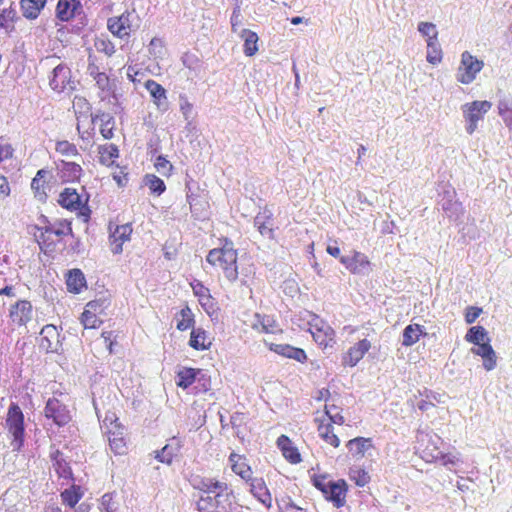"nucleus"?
Instances as JSON below:
<instances>
[{
  "label": "nucleus",
  "instance_id": "473e14b6",
  "mask_svg": "<svg viewBox=\"0 0 512 512\" xmlns=\"http://www.w3.org/2000/svg\"><path fill=\"white\" fill-rule=\"evenodd\" d=\"M447 194V198L444 197L440 202L441 208L449 218L457 219L463 212L462 205L457 200H454L452 195Z\"/></svg>",
  "mask_w": 512,
  "mask_h": 512
},
{
  "label": "nucleus",
  "instance_id": "c03bdc74",
  "mask_svg": "<svg viewBox=\"0 0 512 512\" xmlns=\"http://www.w3.org/2000/svg\"><path fill=\"white\" fill-rule=\"evenodd\" d=\"M109 446L111 450L117 454L122 455L126 451V443L124 441V438L122 436V432L116 433H110L108 437Z\"/></svg>",
  "mask_w": 512,
  "mask_h": 512
},
{
  "label": "nucleus",
  "instance_id": "bb28decb",
  "mask_svg": "<svg viewBox=\"0 0 512 512\" xmlns=\"http://www.w3.org/2000/svg\"><path fill=\"white\" fill-rule=\"evenodd\" d=\"M41 347L46 351H54L56 348L54 344L58 343V331L54 325H46L40 332Z\"/></svg>",
  "mask_w": 512,
  "mask_h": 512
},
{
  "label": "nucleus",
  "instance_id": "7c9ffc66",
  "mask_svg": "<svg viewBox=\"0 0 512 512\" xmlns=\"http://www.w3.org/2000/svg\"><path fill=\"white\" fill-rule=\"evenodd\" d=\"M99 162L105 166H112L119 157L118 147L114 144L101 145L98 148Z\"/></svg>",
  "mask_w": 512,
  "mask_h": 512
},
{
  "label": "nucleus",
  "instance_id": "39448f33",
  "mask_svg": "<svg viewBox=\"0 0 512 512\" xmlns=\"http://www.w3.org/2000/svg\"><path fill=\"white\" fill-rule=\"evenodd\" d=\"M418 449L426 461H436L441 456L442 439L432 431L418 430L416 435Z\"/></svg>",
  "mask_w": 512,
  "mask_h": 512
},
{
  "label": "nucleus",
  "instance_id": "13d9d810",
  "mask_svg": "<svg viewBox=\"0 0 512 512\" xmlns=\"http://www.w3.org/2000/svg\"><path fill=\"white\" fill-rule=\"evenodd\" d=\"M154 165L156 170L164 176L170 175V172L173 168L172 164L164 156L161 155L156 158Z\"/></svg>",
  "mask_w": 512,
  "mask_h": 512
},
{
  "label": "nucleus",
  "instance_id": "338daca9",
  "mask_svg": "<svg viewBox=\"0 0 512 512\" xmlns=\"http://www.w3.org/2000/svg\"><path fill=\"white\" fill-rule=\"evenodd\" d=\"M15 17V11L12 9L9 10H3V12L0 14V27L1 28H7L8 23L12 22Z\"/></svg>",
  "mask_w": 512,
  "mask_h": 512
},
{
  "label": "nucleus",
  "instance_id": "49530a36",
  "mask_svg": "<svg viewBox=\"0 0 512 512\" xmlns=\"http://www.w3.org/2000/svg\"><path fill=\"white\" fill-rule=\"evenodd\" d=\"M178 450H179L178 443H176V447H173L172 444H167L162 448L161 451L156 452L155 458L162 463L170 464L172 462L174 455H176Z\"/></svg>",
  "mask_w": 512,
  "mask_h": 512
},
{
  "label": "nucleus",
  "instance_id": "2f4dec72",
  "mask_svg": "<svg viewBox=\"0 0 512 512\" xmlns=\"http://www.w3.org/2000/svg\"><path fill=\"white\" fill-rule=\"evenodd\" d=\"M239 36L244 40V54L246 56L255 55L258 51V35L249 29H242Z\"/></svg>",
  "mask_w": 512,
  "mask_h": 512
},
{
  "label": "nucleus",
  "instance_id": "603ef678",
  "mask_svg": "<svg viewBox=\"0 0 512 512\" xmlns=\"http://www.w3.org/2000/svg\"><path fill=\"white\" fill-rule=\"evenodd\" d=\"M102 122L100 133L105 139H111L113 137L114 121L109 114H102L100 116Z\"/></svg>",
  "mask_w": 512,
  "mask_h": 512
},
{
  "label": "nucleus",
  "instance_id": "0e129e2a",
  "mask_svg": "<svg viewBox=\"0 0 512 512\" xmlns=\"http://www.w3.org/2000/svg\"><path fill=\"white\" fill-rule=\"evenodd\" d=\"M326 415L329 417L332 423L342 425L344 423V417L337 411L335 406H326Z\"/></svg>",
  "mask_w": 512,
  "mask_h": 512
},
{
  "label": "nucleus",
  "instance_id": "6ab92c4d",
  "mask_svg": "<svg viewBox=\"0 0 512 512\" xmlns=\"http://www.w3.org/2000/svg\"><path fill=\"white\" fill-rule=\"evenodd\" d=\"M229 463L231 465L232 471L241 477L244 481L249 482L252 477V469L248 465L246 458L243 455H239L235 452H232L229 455Z\"/></svg>",
  "mask_w": 512,
  "mask_h": 512
},
{
  "label": "nucleus",
  "instance_id": "4be33fe9",
  "mask_svg": "<svg viewBox=\"0 0 512 512\" xmlns=\"http://www.w3.org/2000/svg\"><path fill=\"white\" fill-rule=\"evenodd\" d=\"M471 352L475 355L482 357L483 359V367L487 371H491L496 367L497 357L496 353L493 350L492 346L489 344V341L476 345L471 349Z\"/></svg>",
  "mask_w": 512,
  "mask_h": 512
},
{
  "label": "nucleus",
  "instance_id": "69168bd1",
  "mask_svg": "<svg viewBox=\"0 0 512 512\" xmlns=\"http://www.w3.org/2000/svg\"><path fill=\"white\" fill-rule=\"evenodd\" d=\"M414 399H415V405L417 406V408L421 411H428L430 409V407H434V402H432V400H430L429 398H426L425 396H420L419 397L417 395H414Z\"/></svg>",
  "mask_w": 512,
  "mask_h": 512
},
{
  "label": "nucleus",
  "instance_id": "20e7f679",
  "mask_svg": "<svg viewBox=\"0 0 512 512\" xmlns=\"http://www.w3.org/2000/svg\"><path fill=\"white\" fill-rule=\"evenodd\" d=\"M6 426L12 436L11 447L13 451H19L24 442V415L20 407L12 404L7 413Z\"/></svg>",
  "mask_w": 512,
  "mask_h": 512
},
{
  "label": "nucleus",
  "instance_id": "aec40b11",
  "mask_svg": "<svg viewBox=\"0 0 512 512\" xmlns=\"http://www.w3.org/2000/svg\"><path fill=\"white\" fill-rule=\"evenodd\" d=\"M32 305L29 301L22 300L12 306L10 318L12 322L18 325H24L32 318Z\"/></svg>",
  "mask_w": 512,
  "mask_h": 512
},
{
  "label": "nucleus",
  "instance_id": "864d4df0",
  "mask_svg": "<svg viewBox=\"0 0 512 512\" xmlns=\"http://www.w3.org/2000/svg\"><path fill=\"white\" fill-rule=\"evenodd\" d=\"M187 201L190 205L191 212L195 215H199L207 205L206 202H202L200 197L190 190L187 193Z\"/></svg>",
  "mask_w": 512,
  "mask_h": 512
},
{
  "label": "nucleus",
  "instance_id": "7ed1b4c3",
  "mask_svg": "<svg viewBox=\"0 0 512 512\" xmlns=\"http://www.w3.org/2000/svg\"><path fill=\"white\" fill-rule=\"evenodd\" d=\"M492 103L487 100L473 101L465 103L461 106L463 118L465 120V130L472 135L477 127L478 122L484 119L485 114L491 109Z\"/></svg>",
  "mask_w": 512,
  "mask_h": 512
},
{
  "label": "nucleus",
  "instance_id": "a878e982",
  "mask_svg": "<svg viewBox=\"0 0 512 512\" xmlns=\"http://www.w3.org/2000/svg\"><path fill=\"white\" fill-rule=\"evenodd\" d=\"M277 446L281 450L283 456L287 461H289L292 464H297L301 462V455L298 449L293 445V443L287 436L281 435L277 439Z\"/></svg>",
  "mask_w": 512,
  "mask_h": 512
},
{
  "label": "nucleus",
  "instance_id": "680f3d73",
  "mask_svg": "<svg viewBox=\"0 0 512 512\" xmlns=\"http://www.w3.org/2000/svg\"><path fill=\"white\" fill-rule=\"evenodd\" d=\"M312 481H313L314 486L318 490H320L323 495H324V493H327V489H328L330 483L332 482V480L328 479V477L325 475L314 476Z\"/></svg>",
  "mask_w": 512,
  "mask_h": 512
},
{
  "label": "nucleus",
  "instance_id": "a19ab883",
  "mask_svg": "<svg viewBox=\"0 0 512 512\" xmlns=\"http://www.w3.org/2000/svg\"><path fill=\"white\" fill-rule=\"evenodd\" d=\"M257 317V323L254 324L255 327H261V331L265 333H277L281 331L279 328L277 322L272 316L264 315L260 316L259 314L256 315Z\"/></svg>",
  "mask_w": 512,
  "mask_h": 512
},
{
  "label": "nucleus",
  "instance_id": "e433bc0d",
  "mask_svg": "<svg viewBox=\"0 0 512 512\" xmlns=\"http://www.w3.org/2000/svg\"><path fill=\"white\" fill-rule=\"evenodd\" d=\"M201 373V370L194 368H183L177 373V385L181 388H188L191 386L198 374Z\"/></svg>",
  "mask_w": 512,
  "mask_h": 512
},
{
  "label": "nucleus",
  "instance_id": "052dcab7",
  "mask_svg": "<svg viewBox=\"0 0 512 512\" xmlns=\"http://www.w3.org/2000/svg\"><path fill=\"white\" fill-rule=\"evenodd\" d=\"M438 460H441L442 464L449 469H452V467L457 466L460 463V458L458 455L453 453L444 454L442 451Z\"/></svg>",
  "mask_w": 512,
  "mask_h": 512
},
{
  "label": "nucleus",
  "instance_id": "1a4fd4ad",
  "mask_svg": "<svg viewBox=\"0 0 512 512\" xmlns=\"http://www.w3.org/2000/svg\"><path fill=\"white\" fill-rule=\"evenodd\" d=\"M199 512H235L239 507L235 501H225L211 495H202L196 504Z\"/></svg>",
  "mask_w": 512,
  "mask_h": 512
},
{
  "label": "nucleus",
  "instance_id": "a18cd8bd",
  "mask_svg": "<svg viewBox=\"0 0 512 512\" xmlns=\"http://www.w3.org/2000/svg\"><path fill=\"white\" fill-rule=\"evenodd\" d=\"M497 111L501 119L507 114L512 113V96L507 93H501L497 101Z\"/></svg>",
  "mask_w": 512,
  "mask_h": 512
},
{
  "label": "nucleus",
  "instance_id": "c85d7f7f",
  "mask_svg": "<svg viewBox=\"0 0 512 512\" xmlns=\"http://www.w3.org/2000/svg\"><path fill=\"white\" fill-rule=\"evenodd\" d=\"M46 2L47 0H21L23 16L27 19H36Z\"/></svg>",
  "mask_w": 512,
  "mask_h": 512
},
{
  "label": "nucleus",
  "instance_id": "6e6552de",
  "mask_svg": "<svg viewBox=\"0 0 512 512\" xmlns=\"http://www.w3.org/2000/svg\"><path fill=\"white\" fill-rule=\"evenodd\" d=\"M195 488L206 495L213 494L217 498H224L226 502L235 499L233 489L226 482L219 481L216 478H201L195 484Z\"/></svg>",
  "mask_w": 512,
  "mask_h": 512
},
{
  "label": "nucleus",
  "instance_id": "2eb2a0df",
  "mask_svg": "<svg viewBox=\"0 0 512 512\" xmlns=\"http://www.w3.org/2000/svg\"><path fill=\"white\" fill-rule=\"evenodd\" d=\"M144 87L149 92L154 105L160 111H167L168 99L165 88L156 81L149 79L144 83Z\"/></svg>",
  "mask_w": 512,
  "mask_h": 512
},
{
  "label": "nucleus",
  "instance_id": "72a5a7b5",
  "mask_svg": "<svg viewBox=\"0 0 512 512\" xmlns=\"http://www.w3.org/2000/svg\"><path fill=\"white\" fill-rule=\"evenodd\" d=\"M66 284L70 292L79 293L86 285V280L82 271L79 269L71 270L68 274Z\"/></svg>",
  "mask_w": 512,
  "mask_h": 512
},
{
  "label": "nucleus",
  "instance_id": "4c0bfd02",
  "mask_svg": "<svg viewBox=\"0 0 512 512\" xmlns=\"http://www.w3.org/2000/svg\"><path fill=\"white\" fill-rule=\"evenodd\" d=\"M82 498V492L80 486L72 485L70 488L65 489L61 493V499L64 504L73 508Z\"/></svg>",
  "mask_w": 512,
  "mask_h": 512
},
{
  "label": "nucleus",
  "instance_id": "f257e3e1",
  "mask_svg": "<svg viewBox=\"0 0 512 512\" xmlns=\"http://www.w3.org/2000/svg\"><path fill=\"white\" fill-rule=\"evenodd\" d=\"M237 258L233 242L224 239L220 248L209 251L206 261L214 267L221 268L228 281L235 282L238 279Z\"/></svg>",
  "mask_w": 512,
  "mask_h": 512
},
{
  "label": "nucleus",
  "instance_id": "5701e85b",
  "mask_svg": "<svg viewBox=\"0 0 512 512\" xmlns=\"http://www.w3.org/2000/svg\"><path fill=\"white\" fill-rule=\"evenodd\" d=\"M132 227L130 224L116 226L115 230L110 234L112 252L119 254L122 252L123 244L130 239Z\"/></svg>",
  "mask_w": 512,
  "mask_h": 512
},
{
  "label": "nucleus",
  "instance_id": "ea45409f",
  "mask_svg": "<svg viewBox=\"0 0 512 512\" xmlns=\"http://www.w3.org/2000/svg\"><path fill=\"white\" fill-rule=\"evenodd\" d=\"M465 340L467 342L473 343L474 345H479L486 341H489L487 337V331L482 326H473L471 327L467 334L465 335Z\"/></svg>",
  "mask_w": 512,
  "mask_h": 512
},
{
  "label": "nucleus",
  "instance_id": "774afa93",
  "mask_svg": "<svg viewBox=\"0 0 512 512\" xmlns=\"http://www.w3.org/2000/svg\"><path fill=\"white\" fill-rule=\"evenodd\" d=\"M482 312L481 308L478 307H469L467 309V312L465 314V321L468 324H472L476 321V319L479 317L480 313Z\"/></svg>",
  "mask_w": 512,
  "mask_h": 512
},
{
  "label": "nucleus",
  "instance_id": "37998d69",
  "mask_svg": "<svg viewBox=\"0 0 512 512\" xmlns=\"http://www.w3.org/2000/svg\"><path fill=\"white\" fill-rule=\"evenodd\" d=\"M144 183L151 193L157 195H161L166 189L164 181L154 174H147L144 178Z\"/></svg>",
  "mask_w": 512,
  "mask_h": 512
},
{
  "label": "nucleus",
  "instance_id": "09e8293b",
  "mask_svg": "<svg viewBox=\"0 0 512 512\" xmlns=\"http://www.w3.org/2000/svg\"><path fill=\"white\" fill-rule=\"evenodd\" d=\"M180 319L177 321V329L180 331H185L190 328L194 322L193 313L191 309L186 306L181 309L179 313Z\"/></svg>",
  "mask_w": 512,
  "mask_h": 512
},
{
  "label": "nucleus",
  "instance_id": "bf43d9fd",
  "mask_svg": "<svg viewBox=\"0 0 512 512\" xmlns=\"http://www.w3.org/2000/svg\"><path fill=\"white\" fill-rule=\"evenodd\" d=\"M46 234H53L57 237L64 236L68 233L72 232V229L69 225H59L58 227L54 225H49L44 228Z\"/></svg>",
  "mask_w": 512,
  "mask_h": 512
},
{
  "label": "nucleus",
  "instance_id": "4468645a",
  "mask_svg": "<svg viewBox=\"0 0 512 512\" xmlns=\"http://www.w3.org/2000/svg\"><path fill=\"white\" fill-rule=\"evenodd\" d=\"M82 12L79 0H58L56 17L62 22H68Z\"/></svg>",
  "mask_w": 512,
  "mask_h": 512
},
{
  "label": "nucleus",
  "instance_id": "f03ea898",
  "mask_svg": "<svg viewBox=\"0 0 512 512\" xmlns=\"http://www.w3.org/2000/svg\"><path fill=\"white\" fill-rule=\"evenodd\" d=\"M89 196L81 187L80 191L76 188L67 187L59 195L58 203L61 207L75 211L80 217H84L85 221L89 218L90 210L88 208Z\"/></svg>",
  "mask_w": 512,
  "mask_h": 512
},
{
  "label": "nucleus",
  "instance_id": "ddd939ff",
  "mask_svg": "<svg viewBox=\"0 0 512 512\" xmlns=\"http://www.w3.org/2000/svg\"><path fill=\"white\" fill-rule=\"evenodd\" d=\"M340 262L353 274H367L370 271V262L368 257L354 251L351 256L340 257Z\"/></svg>",
  "mask_w": 512,
  "mask_h": 512
},
{
  "label": "nucleus",
  "instance_id": "412c9836",
  "mask_svg": "<svg viewBox=\"0 0 512 512\" xmlns=\"http://www.w3.org/2000/svg\"><path fill=\"white\" fill-rule=\"evenodd\" d=\"M371 348V343L367 339H362L352 346L344 356V364L354 367L364 357Z\"/></svg>",
  "mask_w": 512,
  "mask_h": 512
},
{
  "label": "nucleus",
  "instance_id": "79ce46f5",
  "mask_svg": "<svg viewBox=\"0 0 512 512\" xmlns=\"http://www.w3.org/2000/svg\"><path fill=\"white\" fill-rule=\"evenodd\" d=\"M426 59L430 64L437 65L442 61V49L438 40L427 41Z\"/></svg>",
  "mask_w": 512,
  "mask_h": 512
},
{
  "label": "nucleus",
  "instance_id": "4d7b16f0",
  "mask_svg": "<svg viewBox=\"0 0 512 512\" xmlns=\"http://www.w3.org/2000/svg\"><path fill=\"white\" fill-rule=\"evenodd\" d=\"M183 65L193 71H197L201 68L200 59L193 53H185L182 56Z\"/></svg>",
  "mask_w": 512,
  "mask_h": 512
},
{
  "label": "nucleus",
  "instance_id": "423d86ee",
  "mask_svg": "<svg viewBox=\"0 0 512 512\" xmlns=\"http://www.w3.org/2000/svg\"><path fill=\"white\" fill-rule=\"evenodd\" d=\"M484 62L473 56L470 52L464 51L461 54V60L457 68L456 79L458 82L468 85L477 77L483 69Z\"/></svg>",
  "mask_w": 512,
  "mask_h": 512
},
{
  "label": "nucleus",
  "instance_id": "393cba45",
  "mask_svg": "<svg viewBox=\"0 0 512 512\" xmlns=\"http://www.w3.org/2000/svg\"><path fill=\"white\" fill-rule=\"evenodd\" d=\"M269 349L286 358L294 359L300 363H304L307 359L306 353L303 349L293 347L289 344H275L271 343Z\"/></svg>",
  "mask_w": 512,
  "mask_h": 512
},
{
  "label": "nucleus",
  "instance_id": "c9c22d12",
  "mask_svg": "<svg viewBox=\"0 0 512 512\" xmlns=\"http://www.w3.org/2000/svg\"><path fill=\"white\" fill-rule=\"evenodd\" d=\"M189 345L196 350H206L211 343L207 341V333L201 328H194L191 332Z\"/></svg>",
  "mask_w": 512,
  "mask_h": 512
},
{
  "label": "nucleus",
  "instance_id": "dca6fc26",
  "mask_svg": "<svg viewBox=\"0 0 512 512\" xmlns=\"http://www.w3.org/2000/svg\"><path fill=\"white\" fill-rule=\"evenodd\" d=\"M58 177L62 182L78 181L82 175V167L75 162L60 161L57 164Z\"/></svg>",
  "mask_w": 512,
  "mask_h": 512
},
{
  "label": "nucleus",
  "instance_id": "9d476101",
  "mask_svg": "<svg viewBox=\"0 0 512 512\" xmlns=\"http://www.w3.org/2000/svg\"><path fill=\"white\" fill-rule=\"evenodd\" d=\"M136 15L134 12H124L120 16L111 17L108 19V29L114 35L121 39L128 38L130 33L134 30V20Z\"/></svg>",
  "mask_w": 512,
  "mask_h": 512
},
{
  "label": "nucleus",
  "instance_id": "de8ad7c7",
  "mask_svg": "<svg viewBox=\"0 0 512 512\" xmlns=\"http://www.w3.org/2000/svg\"><path fill=\"white\" fill-rule=\"evenodd\" d=\"M417 29L419 33L426 38V42L437 40L438 31L435 24L431 22H419Z\"/></svg>",
  "mask_w": 512,
  "mask_h": 512
},
{
  "label": "nucleus",
  "instance_id": "b1692460",
  "mask_svg": "<svg viewBox=\"0 0 512 512\" xmlns=\"http://www.w3.org/2000/svg\"><path fill=\"white\" fill-rule=\"evenodd\" d=\"M250 492L255 498L258 499L266 508H270L272 504V497L266 484L262 478H252L249 480Z\"/></svg>",
  "mask_w": 512,
  "mask_h": 512
},
{
  "label": "nucleus",
  "instance_id": "0eeeda50",
  "mask_svg": "<svg viewBox=\"0 0 512 512\" xmlns=\"http://www.w3.org/2000/svg\"><path fill=\"white\" fill-rule=\"evenodd\" d=\"M308 324L310 326L309 331L319 346L324 348L333 346L335 343V332L326 321L312 314Z\"/></svg>",
  "mask_w": 512,
  "mask_h": 512
},
{
  "label": "nucleus",
  "instance_id": "8fccbe9b",
  "mask_svg": "<svg viewBox=\"0 0 512 512\" xmlns=\"http://www.w3.org/2000/svg\"><path fill=\"white\" fill-rule=\"evenodd\" d=\"M81 323L85 329L97 328L102 321L97 317L95 312L91 310H84L81 315Z\"/></svg>",
  "mask_w": 512,
  "mask_h": 512
},
{
  "label": "nucleus",
  "instance_id": "6e6d98bb",
  "mask_svg": "<svg viewBox=\"0 0 512 512\" xmlns=\"http://www.w3.org/2000/svg\"><path fill=\"white\" fill-rule=\"evenodd\" d=\"M56 151L65 156H76L78 155V150L73 143L69 141L63 140L58 141L56 143Z\"/></svg>",
  "mask_w": 512,
  "mask_h": 512
},
{
  "label": "nucleus",
  "instance_id": "a211bd4d",
  "mask_svg": "<svg viewBox=\"0 0 512 512\" xmlns=\"http://www.w3.org/2000/svg\"><path fill=\"white\" fill-rule=\"evenodd\" d=\"M254 227L263 237L274 239L272 212L267 209L259 212L254 218Z\"/></svg>",
  "mask_w": 512,
  "mask_h": 512
},
{
  "label": "nucleus",
  "instance_id": "e2e57ef3",
  "mask_svg": "<svg viewBox=\"0 0 512 512\" xmlns=\"http://www.w3.org/2000/svg\"><path fill=\"white\" fill-rule=\"evenodd\" d=\"M180 111L185 120H189L192 117L193 105L185 96H180Z\"/></svg>",
  "mask_w": 512,
  "mask_h": 512
},
{
  "label": "nucleus",
  "instance_id": "58836bf2",
  "mask_svg": "<svg viewBox=\"0 0 512 512\" xmlns=\"http://www.w3.org/2000/svg\"><path fill=\"white\" fill-rule=\"evenodd\" d=\"M319 436L328 444L333 447H338L340 445V440L338 436L334 433V428L331 423L328 424H320L318 427Z\"/></svg>",
  "mask_w": 512,
  "mask_h": 512
},
{
  "label": "nucleus",
  "instance_id": "f704fd0d",
  "mask_svg": "<svg viewBox=\"0 0 512 512\" xmlns=\"http://www.w3.org/2000/svg\"><path fill=\"white\" fill-rule=\"evenodd\" d=\"M53 467L60 478L72 479V470L62 454L57 450L52 454Z\"/></svg>",
  "mask_w": 512,
  "mask_h": 512
},
{
  "label": "nucleus",
  "instance_id": "c756f323",
  "mask_svg": "<svg viewBox=\"0 0 512 512\" xmlns=\"http://www.w3.org/2000/svg\"><path fill=\"white\" fill-rule=\"evenodd\" d=\"M347 448L354 457H363L365 452L372 448V440L370 438L357 437L348 441Z\"/></svg>",
  "mask_w": 512,
  "mask_h": 512
},
{
  "label": "nucleus",
  "instance_id": "cd10ccee",
  "mask_svg": "<svg viewBox=\"0 0 512 512\" xmlns=\"http://www.w3.org/2000/svg\"><path fill=\"white\" fill-rule=\"evenodd\" d=\"M426 335L424 327L419 324H410L405 327L402 334V345L409 347L414 345L421 336Z\"/></svg>",
  "mask_w": 512,
  "mask_h": 512
},
{
  "label": "nucleus",
  "instance_id": "f8f14e48",
  "mask_svg": "<svg viewBox=\"0 0 512 512\" xmlns=\"http://www.w3.org/2000/svg\"><path fill=\"white\" fill-rule=\"evenodd\" d=\"M44 413L47 419H52L53 422L60 427L68 424L71 420L67 406L56 397L48 399Z\"/></svg>",
  "mask_w": 512,
  "mask_h": 512
},
{
  "label": "nucleus",
  "instance_id": "f3484780",
  "mask_svg": "<svg viewBox=\"0 0 512 512\" xmlns=\"http://www.w3.org/2000/svg\"><path fill=\"white\" fill-rule=\"evenodd\" d=\"M347 492V484L344 480L332 481L324 493V497L333 502L336 507H342L345 504V497Z\"/></svg>",
  "mask_w": 512,
  "mask_h": 512
},
{
  "label": "nucleus",
  "instance_id": "3c124183",
  "mask_svg": "<svg viewBox=\"0 0 512 512\" xmlns=\"http://www.w3.org/2000/svg\"><path fill=\"white\" fill-rule=\"evenodd\" d=\"M194 294L199 298L201 305L206 306L211 300L209 289L206 288L201 282L197 281L192 284Z\"/></svg>",
  "mask_w": 512,
  "mask_h": 512
},
{
  "label": "nucleus",
  "instance_id": "9b49d317",
  "mask_svg": "<svg viewBox=\"0 0 512 512\" xmlns=\"http://www.w3.org/2000/svg\"><path fill=\"white\" fill-rule=\"evenodd\" d=\"M49 84L57 93L71 92L75 89V83L71 79V70L64 64H59L53 69Z\"/></svg>",
  "mask_w": 512,
  "mask_h": 512
},
{
  "label": "nucleus",
  "instance_id": "5fc2aeb1",
  "mask_svg": "<svg viewBox=\"0 0 512 512\" xmlns=\"http://www.w3.org/2000/svg\"><path fill=\"white\" fill-rule=\"evenodd\" d=\"M31 188L34 191L35 197L44 202L47 199L45 180H39L36 178L32 179Z\"/></svg>",
  "mask_w": 512,
  "mask_h": 512
}]
</instances>
